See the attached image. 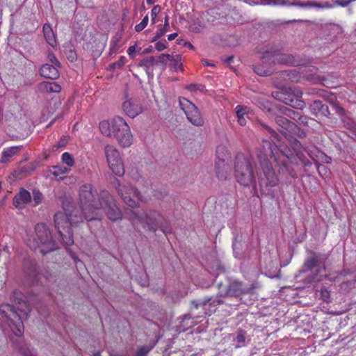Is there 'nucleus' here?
I'll return each instance as SVG.
<instances>
[{
  "mask_svg": "<svg viewBox=\"0 0 356 356\" xmlns=\"http://www.w3.org/2000/svg\"><path fill=\"white\" fill-rule=\"evenodd\" d=\"M79 200L84 218L87 221L100 220L102 209L112 221L122 218L121 211L108 191L102 190L97 193L93 191L90 184H84L79 188Z\"/></svg>",
  "mask_w": 356,
  "mask_h": 356,
  "instance_id": "obj_1",
  "label": "nucleus"
},
{
  "mask_svg": "<svg viewBox=\"0 0 356 356\" xmlns=\"http://www.w3.org/2000/svg\"><path fill=\"white\" fill-rule=\"evenodd\" d=\"M10 300L14 305L0 304V315L13 333L20 337L24 330L23 320L24 318H27L31 308L25 296L19 291L15 290L12 293Z\"/></svg>",
  "mask_w": 356,
  "mask_h": 356,
  "instance_id": "obj_2",
  "label": "nucleus"
},
{
  "mask_svg": "<svg viewBox=\"0 0 356 356\" xmlns=\"http://www.w3.org/2000/svg\"><path fill=\"white\" fill-rule=\"evenodd\" d=\"M263 145L257 147L256 150L257 158L263 171V176L259 177V184L261 189L264 188H272L278 184L279 179L273 170V165L268 160V155L274 157L275 162L278 163L277 158L272 151L271 143L264 140Z\"/></svg>",
  "mask_w": 356,
  "mask_h": 356,
  "instance_id": "obj_3",
  "label": "nucleus"
},
{
  "mask_svg": "<svg viewBox=\"0 0 356 356\" xmlns=\"http://www.w3.org/2000/svg\"><path fill=\"white\" fill-rule=\"evenodd\" d=\"M130 218L132 220H138L143 228L148 232L154 233L160 229L165 235L172 233L170 222L159 211L149 209L141 213L133 211Z\"/></svg>",
  "mask_w": 356,
  "mask_h": 356,
  "instance_id": "obj_4",
  "label": "nucleus"
},
{
  "mask_svg": "<svg viewBox=\"0 0 356 356\" xmlns=\"http://www.w3.org/2000/svg\"><path fill=\"white\" fill-rule=\"evenodd\" d=\"M99 128L104 136L115 138L124 147L132 143L130 128L122 117L115 116L110 121L103 120L99 123Z\"/></svg>",
  "mask_w": 356,
  "mask_h": 356,
  "instance_id": "obj_5",
  "label": "nucleus"
},
{
  "mask_svg": "<svg viewBox=\"0 0 356 356\" xmlns=\"http://www.w3.org/2000/svg\"><path fill=\"white\" fill-rule=\"evenodd\" d=\"M234 167L235 178L238 184L245 187H256L258 172L252 158L238 152L235 156Z\"/></svg>",
  "mask_w": 356,
  "mask_h": 356,
  "instance_id": "obj_6",
  "label": "nucleus"
},
{
  "mask_svg": "<svg viewBox=\"0 0 356 356\" xmlns=\"http://www.w3.org/2000/svg\"><path fill=\"white\" fill-rule=\"evenodd\" d=\"M27 245L34 251L38 250L42 254L58 248L51 232L43 223H38L35 226L34 233L28 236Z\"/></svg>",
  "mask_w": 356,
  "mask_h": 356,
  "instance_id": "obj_7",
  "label": "nucleus"
},
{
  "mask_svg": "<svg viewBox=\"0 0 356 356\" xmlns=\"http://www.w3.org/2000/svg\"><path fill=\"white\" fill-rule=\"evenodd\" d=\"M326 259L324 255L312 252L311 256L305 261L302 272H308L315 268V273L310 277L312 282H319L323 280L325 276L320 274L325 270Z\"/></svg>",
  "mask_w": 356,
  "mask_h": 356,
  "instance_id": "obj_8",
  "label": "nucleus"
},
{
  "mask_svg": "<svg viewBox=\"0 0 356 356\" xmlns=\"http://www.w3.org/2000/svg\"><path fill=\"white\" fill-rule=\"evenodd\" d=\"M302 94L300 89L296 87H289L283 88L280 92H277L275 98L286 105L301 110L306 106L305 102L301 99Z\"/></svg>",
  "mask_w": 356,
  "mask_h": 356,
  "instance_id": "obj_9",
  "label": "nucleus"
},
{
  "mask_svg": "<svg viewBox=\"0 0 356 356\" xmlns=\"http://www.w3.org/2000/svg\"><path fill=\"white\" fill-rule=\"evenodd\" d=\"M113 184L118 194L126 204L132 208L138 205L140 193L137 188L130 184H122L118 179H115Z\"/></svg>",
  "mask_w": 356,
  "mask_h": 356,
  "instance_id": "obj_10",
  "label": "nucleus"
},
{
  "mask_svg": "<svg viewBox=\"0 0 356 356\" xmlns=\"http://www.w3.org/2000/svg\"><path fill=\"white\" fill-rule=\"evenodd\" d=\"M104 152L108 167L112 172L117 176H123L124 174V165L116 147L107 145L104 147Z\"/></svg>",
  "mask_w": 356,
  "mask_h": 356,
  "instance_id": "obj_11",
  "label": "nucleus"
},
{
  "mask_svg": "<svg viewBox=\"0 0 356 356\" xmlns=\"http://www.w3.org/2000/svg\"><path fill=\"white\" fill-rule=\"evenodd\" d=\"M181 109L184 112L187 120L194 126L201 127L204 124V120L197 107L191 102L184 97L179 98Z\"/></svg>",
  "mask_w": 356,
  "mask_h": 356,
  "instance_id": "obj_12",
  "label": "nucleus"
},
{
  "mask_svg": "<svg viewBox=\"0 0 356 356\" xmlns=\"http://www.w3.org/2000/svg\"><path fill=\"white\" fill-rule=\"evenodd\" d=\"M264 59L270 60L273 63L284 65H298V60L292 54H280L277 48L267 49L262 57Z\"/></svg>",
  "mask_w": 356,
  "mask_h": 356,
  "instance_id": "obj_13",
  "label": "nucleus"
},
{
  "mask_svg": "<svg viewBox=\"0 0 356 356\" xmlns=\"http://www.w3.org/2000/svg\"><path fill=\"white\" fill-rule=\"evenodd\" d=\"M257 284L252 283L249 286H244L242 282L232 281L224 292L225 297L241 298L243 295L252 294Z\"/></svg>",
  "mask_w": 356,
  "mask_h": 356,
  "instance_id": "obj_14",
  "label": "nucleus"
},
{
  "mask_svg": "<svg viewBox=\"0 0 356 356\" xmlns=\"http://www.w3.org/2000/svg\"><path fill=\"white\" fill-rule=\"evenodd\" d=\"M225 151V147L222 146L218 147L216 150V156L218 161L216 162V176L220 180H225L227 179L229 172V167L227 163L225 162V158L220 157V153Z\"/></svg>",
  "mask_w": 356,
  "mask_h": 356,
  "instance_id": "obj_15",
  "label": "nucleus"
},
{
  "mask_svg": "<svg viewBox=\"0 0 356 356\" xmlns=\"http://www.w3.org/2000/svg\"><path fill=\"white\" fill-rule=\"evenodd\" d=\"M122 109L129 117L134 118L140 114L143 109L139 99L131 97L124 102Z\"/></svg>",
  "mask_w": 356,
  "mask_h": 356,
  "instance_id": "obj_16",
  "label": "nucleus"
},
{
  "mask_svg": "<svg viewBox=\"0 0 356 356\" xmlns=\"http://www.w3.org/2000/svg\"><path fill=\"white\" fill-rule=\"evenodd\" d=\"M225 297V293L222 291H220L216 296L207 297L202 300H193L192 301V305L196 309L200 307H205L207 305L210 307H216L224 302L223 298Z\"/></svg>",
  "mask_w": 356,
  "mask_h": 356,
  "instance_id": "obj_17",
  "label": "nucleus"
},
{
  "mask_svg": "<svg viewBox=\"0 0 356 356\" xmlns=\"http://www.w3.org/2000/svg\"><path fill=\"white\" fill-rule=\"evenodd\" d=\"M63 210L65 211L68 216V219L71 222V225H77L83 221L84 215L70 202L64 203Z\"/></svg>",
  "mask_w": 356,
  "mask_h": 356,
  "instance_id": "obj_18",
  "label": "nucleus"
},
{
  "mask_svg": "<svg viewBox=\"0 0 356 356\" xmlns=\"http://www.w3.org/2000/svg\"><path fill=\"white\" fill-rule=\"evenodd\" d=\"M55 227L57 229L59 234L63 236L61 229L64 230H70L71 222L68 219V216L66 214L65 211L63 212L58 211L54 215Z\"/></svg>",
  "mask_w": 356,
  "mask_h": 356,
  "instance_id": "obj_19",
  "label": "nucleus"
},
{
  "mask_svg": "<svg viewBox=\"0 0 356 356\" xmlns=\"http://www.w3.org/2000/svg\"><path fill=\"white\" fill-rule=\"evenodd\" d=\"M31 201V196L30 193L24 188H22L20 191L15 195L13 200L14 206L20 209Z\"/></svg>",
  "mask_w": 356,
  "mask_h": 356,
  "instance_id": "obj_20",
  "label": "nucleus"
},
{
  "mask_svg": "<svg viewBox=\"0 0 356 356\" xmlns=\"http://www.w3.org/2000/svg\"><path fill=\"white\" fill-rule=\"evenodd\" d=\"M310 108L312 113L316 117L319 115L329 117L330 115L328 106L323 104L321 100L314 101Z\"/></svg>",
  "mask_w": 356,
  "mask_h": 356,
  "instance_id": "obj_21",
  "label": "nucleus"
},
{
  "mask_svg": "<svg viewBox=\"0 0 356 356\" xmlns=\"http://www.w3.org/2000/svg\"><path fill=\"white\" fill-rule=\"evenodd\" d=\"M40 74L49 79H56L59 76L56 67L50 64H44L40 69Z\"/></svg>",
  "mask_w": 356,
  "mask_h": 356,
  "instance_id": "obj_22",
  "label": "nucleus"
},
{
  "mask_svg": "<svg viewBox=\"0 0 356 356\" xmlns=\"http://www.w3.org/2000/svg\"><path fill=\"white\" fill-rule=\"evenodd\" d=\"M138 66L145 68L146 73L149 77H153V70L151 69L154 66H156V57L149 56L145 57L140 60Z\"/></svg>",
  "mask_w": 356,
  "mask_h": 356,
  "instance_id": "obj_23",
  "label": "nucleus"
},
{
  "mask_svg": "<svg viewBox=\"0 0 356 356\" xmlns=\"http://www.w3.org/2000/svg\"><path fill=\"white\" fill-rule=\"evenodd\" d=\"M22 149V146H13L4 149L1 153L0 162L7 163L10 161V159L18 153Z\"/></svg>",
  "mask_w": 356,
  "mask_h": 356,
  "instance_id": "obj_24",
  "label": "nucleus"
},
{
  "mask_svg": "<svg viewBox=\"0 0 356 356\" xmlns=\"http://www.w3.org/2000/svg\"><path fill=\"white\" fill-rule=\"evenodd\" d=\"M40 90L44 92H59L61 86L56 82L43 81L40 84Z\"/></svg>",
  "mask_w": 356,
  "mask_h": 356,
  "instance_id": "obj_25",
  "label": "nucleus"
},
{
  "mask_svg": "<svg viewBox=\"0 0 356 356\" xmlns=\"http://www.w3.org/2000/svg\"><path fill=\"white\" fill-rule=\"evenodd\" d=\"M17 350L24 356H36L35 350L23 342H15Z\"/></svg>",
  "mask_w": 356,
  "mask_h": 356,
  "instance_id": "obj_26",
  "label": "nucleus"
},
{
  "mask_svg": "<svg viewBox=\"0 0 356 356\" xmlns=\"http://www.w3.org/2000/svg\"><path fill=\"white\" fill-rule=\"evenodd\" d=\"M282 134L287 139V140L289 142L290 145H291L293 150L298 154L300 152L302 153V144L300 142L294 138L293 136L288 134L286 132L283 131L282 132Z\"/></svg>",
  "mask_w": 356,
  "mask_h": 356,
  "instance_id": "obj_27",
  "label": "nucleus"
},
{
  "mask_svg": "<svg viewBox=\"0 0 356 356\" xmlns=\"http://www.w3.org/2000/svg\"><path fill=\"white\" fill-rule=\"evenodd\" d=\"M302 8H333V5L330 3L325 1L323 3L308 1L306 2H302Z\"/></svg>",
  "mask_w": 356,
  "mask_h": 356,
  "instance_id": "obj_28",
  "label": "nucleus"
},
{
  "mask_svg": "<svg viewBox=\"0 0 356 356\" xmlns=\"http://www.w3.org/2000/svg\"><path fill=\"white\" fill-rule=\"evenodd\" d=\"M43 33H44V36L47 42L51 46H54V44L56 43V40H55L54 34L50 26L47 25V24L44 25Z\"/></svg>",
  "mask_w": 356,
  "mask_h": 356,
  "instance_id": "obj_29",
  "label": "nucleus"
},
{
  "mask_svg": "<svg viewBox=\"0 0 356 356\" xmlns=\"http://www.w3.org/2000/svg\"><path fill=\"white\" fill-rule=\"evenodd\" d=\"M275 120L277 125L286 130L292 129L294 126V124L292 122L283 116L277 115L275 117Z\"/></svg>",
  "mask_w": 356,
  "mask_h": 356,
  "instance_id": "obj_30",
  "label": "nucleus"
},
{
  "mask_svg": "<svg viewBox=\"0 0 356 356\" xmlns=\"http://www.w3.org/2000/svg\"><path fill=\"white\" fill-rule=\"evenodd\" d=\"M49 172L55 177H58L61 175L66 174L69 172V169L67 167H63L60 165H53L50 168Z\"/></svg>",
  "mask_w": 356,
  "mask_h": 356,
  "instance_id": "obj_31",
  "label": "nucleus"
},
{
  "mask_svg": "<svg viewBox=\"0 0 356 356\" xmlns=\"http://www.w3.org/2000/svg\"><path fill=\"white\" fill-rule=\"evenodd\" d=\"M170 25L168 23V17L166 16L165 17V24L164 27L159 29L155 33V36L152 38L151 42H155L156 40H158L160 37L163 35L169 29Z\"/></svg>",
  "mask_w": 356,
  "mask_h": 356,
  "instance_id": "obj_32",
  "label": "nucleus"
},
{
  "mask_svg": "<svg viewBox=\"0 0 356 356\" xmlns=\"http://www.w3.org/2000/svg\"><path fill=\"white\" fill-rule=\"evenodd\" d=\"M254 72L261 76H268L272 74L273 71L270 68H266L261 65L254 67Z\"/></svg>",
  "mask_w": 356,
  "mask_h": 356,
  "instance_id": "obj_33",
  "label": "nucleus"
},
{
  "mask_svg": "<svg viewBox=\"0 0 356 356\" xmlns=\"http://www.w3.org/2000/svg\"><path fill=\"white\" fill-rule=\"evenodd\" d=\"M245 334H246L245 331H244L243 330H239L237 332L236 336L234 339V341H236L237 343V345H236L237 348L243 347L245 346V339H246Z\"/></svg>",
  "mask_w": 356,
  "mask_h": 356,
  "instance_id": "obj_34",
  "label": "nucleus"
},
{
  "mask_svg": "<svg viewBox=\"0 0 356 356\" xmlns=\"http://www.w3.org/2000/svg\"><path fill=\"white\" fill-rule=\"evenodd\" d=\"M275 5L286 6H298L302 8V2L300 1H290L289 0H275Z\"/></svg>",
  "mask_w": 356,
  "mask_h": 356,
  "instance_id": "obj_35",
  "label": "nucleus"
},
{
  "mask_svg": "<svg viewBox=\"0 0 356 356\" xmlns=\"http://www.w3.org/2000/svg\"><path fill=\"white\" fill-rule=\"evenodd\" d=\"M65 231H66L67 234H64L63 233V236L61 234H60V236L62 238L63 244L67 246H70V245H72L74 243V241L72 238V234L70 230H65Z\"/></svg>",
  "mask_w": 356,
  "mask_h": 356,
  "instance_id": "obj_36",
  "label": "nucleus"
},
{
  "mask_svg": "<svg viewBox=\"0 0 356 356\" xmlns=\"http://www.w3.org/2000/svg\"><path fill=\"white\" fill-rule=\"evenodd\" d=\"M126 63V58L124 56H121L118 60L114 62L109 65L108 68L110 70H113L116 68H121L124 66Z\"/></svg>",
  "mask_w": 356,
  "mask_h": 356,
  "instance_id": "obj_37",
  "label": "nucleus"
},
{
  "mask_svg": "<svg viewBox=\"0 0 356 356\" xmlns=\"http://www.w3.org/2000/svg\"><path fill=\"white\" fill-rule=\"evenodd\" d=\"M261 126L270 134V136L273 137L274 140L277 141L281 140V136L276 133L274 129L264 123H261Z\"/></svg>",
  "mask_w": 356,
  "mask_h": 356,
  "instance_id": "obj_38",
  "label": "nucleus"
},
{
  "mask_svg": "<svg viewBox=\"0 0 356 356\" xmlns=\"http://www.w3.org/2000/svg\"><path fill=\"white\" fill-rule=\"evenodd\" d=\"M278 149L287 159H290L293 156V153L288 146L284 145H278Z\"/></svg>",
  "mask_w": 356,
  "mask_h": 356,
  "instance_id": "obj_39",
  "label": "nucleus"
},
{
  "mask_svg": "<svg viewBox=\"0 0 356 356\" xmlns=\"http://www.w3.org/2000/svg\"><path fill=\"white\" fill-rule=\"evenodd\" d=\"M62 161L68 167H72L74 163L72 156L68 152H65L62 154Z\"/></svg>",
  "mask_w": 356,
  "mask_h": 356,
  "instance_id": "obj_40",
  "label": "nucleus"
},
{
  "mask_svg": "<svg viewBox=\"0 0 356 356\" xmlns=\"http://www.w3.org/2000/svg\"><path fill=\"white\" fill-rule=\"evenodd\" d=\"M42 195L38 190L33 191V206L38 205L42 201Z\"/></svg>",
  "mask_w": 356,
  "mask_h": 356,
  "instance_id": "obj_41",
  "label": "nucleus"
},
{
  "mask_svg": "<svg viewBox=\"0 0 356 356\" xmlns=\"http://www.w3.org/2000/svg\"><path fill=\"white\" fill-rule=\"evenodd\" d=\"M282 113H284L286 115L294 119V120H296V117H299V113L294 111L293 110L291 109V108H288L286 107H284L283 109H282Z\"/></svg>",
  "mask_w": 356,
  "mask_h": 356,
  "instance_id": "obj_42",
  "label": "nucleus"
},
{
  "mask_svg": "<svg viewBox=\"0 0 356 356\" xmlns=\"http://www.w3.org/2000/svg\"><path fill=\"white\" fill-rule=\"evenodd\" d=\"M147 23H148V16H145L140 23L136 25V26H135L136 31L140 32V31H143L146 27Z\"/></svg>",
  "mask_w": 356,
  "mask_h": 356,
  "instance_id": "obj_43",
  "label": "nucleus"
},
{
  "mask_svg": "<svg viewBox=\"0 0 356 356\" xmlns=\"http://www.w3.org/2000/svg\"><path fill=\"white\" fill-rule=\"evenodd\" d=\"M168 47V42L165 40H159L156 42L155 48L156 50L161 51L165 49Z\"/></svg>",
  "mask_w": 356,
  "mask_h": 356,
  "instance_id": "obj_44",
  "label": "nucleus"
},
{
  "mask_svg": "<svg viewBox=\"0 0 356 356\" xmlns=\"http://www.w3.org/2000/svg\"><path fill=\"white\" fill-rule=\"evenodd\" d=\"M149 350L150 348L149 347L142 346L137 350L135 356H147Z\"/></svg>",
  "mask_w": 356,
  "mask_h": 356,
  "instance_id": "obj_45",
  "label": "nucleus"
},
{
  "mask_svg": "<svg viewBox=\"0 0 356 356\" xmlns=\"http://www.w3.org/2000/svg\"><path fill=\"white\" fill-rule=\"evenodd\" d=\"M335 97H332L330 99H329V102L333 104V106L335 109V111L337 113H338L339 115H343L344 114V109L339 106L338 104H336L334 102V100Z\"/></svg>",
  "mask_w": 356,
  "mask_h": 356,
  "instance_id": "obj_46",
  "label": "nucleus"
},
{
  "mask_svg": "<svg viewBox=\"0 0 356 356\" xmlns=\"http://www.w3.org/2000/svg\"><path fill=\"white\" fill-rule=\"evenodd\" d=\"M246 109H247V107H244L243 106L238 105L235 108L237 118H238L239 117H244V115L246 113Z\"/></svg>",
  "mask_w": 356,
  "mask_h": 356,
  "instance_id": "obj_47",
  "label": "nucleus"
},
{
  "mask_svg": "<svg viewBox=\"0 0 356 356\" xmlns=\"http://www.w3.org/2000/svg\"><path fill=\"white\" fill-rule=\"evenodd\" d=\"M320 293L322 299L325 302H328L330 297V291L327 289L323 288Z\"/></svg>",
  "mask_w": 356,
  "mask_h": 356,
  "instance_id": "obj_48",
  "label": "nucleus"
},
{
  "mask_svg": "<svg viewBox=\"0 0 356 356\" xmlns=\"http://www.w3.org/2000/svg\"><path fill=\"white\" fill-rule=\"evenodd\" d=\"M161 11V8L159 5L154 6L151 11V15H152V20L154 23V19L156 17L157 15Z\"/></svg>",
  "mask_w": 356,
  "mask_h": 356,
  "instance_id": "obj_49",
  "label": "nucleus"
},
{
  "mask_svg": "<svg viewBox=\"0 0 356 356\" xmlns=\"http://www.w3.org/2000/svg\"><path fill=\"white\" fill-rule=\"evenodd\" d=\"M284 73L287 75L289 79L291 80L292 81H296L298 74L295 70L285 71Z\"/></svg>",
  "mask_w": 356,
  "mask_h": 356,
  "instance_id": "obj_50",
  "label": "nucleus"
},
{
  "mask_svg": "<svg viewBox=\"0 0 356 356\" xmlns=\"http://www.w3.org/2000/svg\"><path fill=\"white\" fill-rule=\"evenodd\" d=\"M119 48H120V46L118 44V40H115V41L112 42L111 46L110 48V54H116L117 51H118Z\"/></svg>",
  "mask_w": 356,
  "mask_h": 356,
  "instance_id": "obj_51",
  "label": "nucleus"
},
{
  "mask_svg": "<svg viewBox=\"0 0 356 356\" xmlns=\"http://www.w3.org/2000/svg\"><path fill=\"white\" fill-rule=\"evenodd\" d=\"M49 59L56 67H60V62L58 60V59L56 58V56L54 54H49Z\"/></svg>",
  "mask_w": 356,
  "mask_h": 356,
  "instance_id": "obj_52",
  "label": "nucleus"
},
{
  "mask_svg": "<svg viewBox=\"0 0 356 356\" xmlns=\"http://www.w3.org/2000/svg\"><path fill=\"white\" fill-rule=\"evenodd\" d=\"M167 59L165 57V54H161V56L156 57V65L159 63H161L163 65H166L167 63Z\"/></svg>",
  "mask_w": 356,
  "mask_h": 356,
  "instance_id": "obj_53",
  "label": "nucleus"
},
{
  "mask_svg": "<svg viewBox=\"0 0 356 356\" xmlns=\"http://www.w3.org/2000/svg\"><path fill=\"white\" fill-rule=\"evenodd\" d=\"M67 58L71 61L76 59V54L72 49L69 50V53L67 54Z\"/></svg>",
  "mask_w": 356,
  "mask_h": 356,
  "instance_id": "obj_54",
  "label": "nucleus"
},
{
  "mask_svg": "<svg viewBox=\"0 0 356 356\" xmlns=\"http://www.w3.org/2000/svg\"><path fill=\"white\" fill-rule=\"evenodd\" d=\"M135 51H136V47L135 46H131L128 48L127 49V54H129V56L133 58L134 57V54H135Z\"/></svg>",
  "mask_w": 356,
  "mask_h": 356,
  "instance_id": "obj_55",
  "label": "nucleus"
},
{
  "mask_svg": "<svg viewBox=\"0 0 356 356\" xmlns=\"http://www.w3.org/2000/svg\"><path fill=\"white\" fill-rule=\"evenodd\" d=\"M298 120H300V124H304V125L307 124V120H308L307 117L301 115L300 114V115L298 117Z\"/></svg>",
  "mask_w": 356,
  "mask_h": 356,
  "instance_id": "obj_56",
  "label": "nucleus"
},
{
  "mask_svg": "<svg viewBox=\"0 0 356 356\" xmlns=\"http://www.w3.org/2000/svg\"><path fill=\"white\" fill-rule=\"evenodd\" d=\"M179 44H183L186 47H188L189 49H193V46L192 45L191 43L188 42H186L183 40H181V41L179 42Z\"/></svg>",
  "mask_w": 356,
  "mask_h": 356,
  "instance_id": "obj_57",
  "label": "nucleus"
},
{
  "mask_svg": "<svg viewBox=\"0 0 356 356\" xmlns=\"http://www.w3.org/2000/svg\"><path fill=\"white\" fill-rule=\"evenodd\" d=\"M238 122L241 126H245L246 124V120L244 117H239L238 118Z\"/></svg>",
  "mask_w": 356,
  "mask_h": 356,
  "instance_id": "obj_58",
  "label": "nucleus"
},
{
  "mask_svg": "<svg viewBox=\"0 0 356 356\" xmlns=\"http://www.w3.org/2000/svg\"><path fill=\"white\" fill-rule=\"evenodd\" d=\"M295 22H308V23H310V21H309V20H302V19H292V20H289V21L286 22L287 24L295 23Z\"/></svg>",
  "mask_w": 356,
  "mask_h": 356,
  "instance_id": "obj_59",
  "label": "nucleus"
},
{
  "mask_svg": "<svg viewBox=\"0 0 356 356\" xmlns=\"http://www.w3.org/2000/svg\"><path fill=\"white\" fill-rule=\"evenodd\" d=\"M187 89L189 90H197L198 85L195 84V83H191L187 87Z\"/></svg>",
  "mask_w": 356,
  "mask_h": 356,
  "instance_id": "obj_60",
  "label": "nucleus"
},
{
  "mask_svg": "<svg viewBox=\"0 0 356 356\" xmlns=\"http://www.w3.org/2000/svg\"><path fill=\"white\" fill-rule=\"evenodd\" d=\"M177 36V33H171L168 35V40L171 41V40H173Z\"/></svg>",
  "mask_w": 356,
  "mask_h": 356,
  "instance_id": "obj_61",
  "label": "nucleus"
},
{
  "mask_svg": "<svg viewBox=\"0 0 356 356\" xmlns=\"http://www.w3.org/2000/svg\"><path fill=\"white\" fill-rule=\"evenodd\" d=\"M275 0H264L263 3L267 5H275Z\"/></svg>",
  "mask_w": 356,
  "mask_h": 356,
  "instance_id": "obj_62",
  "label": "nucleus"
},
{
  "mask_svg": "<svg viewBox=\"0 0 356 356\" xmlns=\"http://www.w3.org/2000/svg\"><path fill=\"white\" fill-rule=\"evenodd\" d=\"M165 57L166 58L167 60L173 61L174 60V56L171 54H165Z\"/></svg>",
  "mask_w": 356,
  "mask_h": 356,
  "instance_id": "obj_63",
  "label": "nucleus"
},
{
  "mask_svg": "<svg viewBox=\"0 0 356 356\" xmlns=\"http://www.w3.org/2000/svg\"><path fill=\"white\" fill-rule=\"evenodd\" d=\"M181 60V55H176L174 56V62L175 63H179Z\"/></svg>",
  "mask_w": 356,
  "mask_h": 356,
  "instance_id": "obj_64",
  "label": "nucleus"
}]
</instances>
